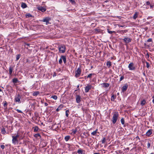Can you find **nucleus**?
<instances>
[{"label":"nucleus","mask_w":154,"mask_h":154,"mask_svg":"<svg viewBox=\"0 0 154 154\" xmlns=\"http://www.w3.org/2000/svg\"><path fill=\"white\" fill-rule=\"evenodd\" d=\"M146 55H147L148 57H149V54H148V53H147V54H146Z\"/></svg>","instance_id":"680f3d73"},{"label":"nucleus","mask_w":154,"mask_h":154,"mask_svg":"<svg viewBox=\"0 0 154 154\" xmlns=\"http://www.w3.org/2000/svg\"><path fill=\"white\" fill-rule=\"evenodd\" d=\"M70 136L69 135H68V136H66L65 137V140L67 141H68L69 139H70Z\"/></svg>","instance_id":"bb28decb"},{"label":"nucleus","mask_w":154,"mask_h":154,"mask_svg":"<svg viewBox=\"0 0 154 154\" xmlns=\"http://www.w3.org/2000/svg\"><path fill=\"white\" fill-rule=\"evenodd\" d=\"M91 88L94 89V87H92L91 85L89 84H87V86L85 87V92L86 93L88 92L91 89Z\"/></svg>","instance_id":"20e7f679"},{"label":"nucleus","mask_w":154,"mask_h":154,"mask_svg":"<svg viewBox=\"0 0 154 154\" xmlns=\"http://www.w3.org/2000/svg\"><path fill=\"white\" fill-rule=\"evenodd\" d=\"M111 100L112 101H114L115 100V96L114 94H113L112 96H111Z\"/></svg>","instance_id":"e433bc0d"},{"label":"nucleus","mask_w":154,"mask_h":154,"mask_svg":"<svg viewBox=\"0 0 154 154\" xmlns=\"http://www.w3.org/2000/svg\"><path fill=\"white\" fill-rule=\"evenodd\" d=\"M48 105V104L47 103H45V106H47Z\"/></svg>","instance_id":"4d7b16f0"},{"label":"nucleus","mask_w":154,"mask_h":154,"mask_svg":"<svg viewBox=\"0 0 154 154\" xmlns=\"http://www.w3.org/2000/svg\"><path fill=\"white\" fill-rule=\"evenodd\" d=\"M77 153L79 154H82V150L81 149H79L78 150Z\"/></svg>","instance_id":"2f4dec72"},{"label":"nucleus","mask_w":154,"mask_h":154,"mask_svg":"<svg viewBox=\"0 0 154 154\" xmlns=\"http://www.w3.org/2000/svg\"><path fill=\"white\" fill-rule=\"evenodd\" d=\"M152 98H153V99L152 100V102L153 103H154V96H153L152 97Z\"/></svg>","instance_id":"6e6d98bb"},{"label":"nucleus","mask_w":154,"mask_h":154,"mask_svg":"<svg viewBox=\"0 0 154 154\" xmlns=\"http://www.w3.org/2000/svg\"><path fill=\"white\" fill-rule=\"evenodd\" d=\"M56 75V73L55 72H54V74L53 75V76L54 77Z\"/></svg>","instance_id":"5fc2aeb1"},{"label":"nucleus","mask_w":154,"mask_h":154,"mask_svg":"<svg viewBox=\"0 0 154 154\" xmlns=\"http://www.w3.org/2000/svg\"><path fill=\"white\" fill-rule=\"evenodd\" d=\"M149 4H150V2H149L148 1V2H146V5H149Z\"/></svg>","instance_id":"3c124183"},{"label":"nucleus","mask_w":154,"mask_h":154,"mask_svg":"<svg viewBox=\"0 0 154 154\" xmlns=\"http://www.w3.org/2000/svg\"><path fill=\"white\" fill-rule=\"evenodd\" d=\"M102 85H103V87L104 88H107L109 85V84L108 83H103Z\"/></svg>","instance_id":"a211bd4d"},{"label":"nucleus","mask_w":154,"mask_h":154,"mask_svg":"<svg viewBox=\"0 0 154 154\" xmlns=\"http://www.w3.org/2000/svg\"><path fill=\"white\" fill-rule=\"evenodd\" d=\"M61 59L63 60L64 63L65 64L66 62V56H65L62 55L61 56Z\"/></svg>","instance_id":"f3484780"},{"label":"nucleus","mask_w":154,"mask_h":154,"mask_svg":"<svg viewBox=\"0 0 154 154\" xmlns=\"http://www.w3.org/2000/svg\"><path fill=\"white\" fill-rule=\"evenodd\" d=\"M14 69V66H10L9 68V74L10 75H12V74L13 71Z\"/></svg>","instance_id":"ddd939ff"},{"label":"nucleus","mask_w":154,"mask_h":154,"mask_svg":"<svg viewBox=\"0 0 154 154\" xmlns=\"http://www.w3.org/2000/svg\"><path fill=\"white\" fill-rule=\"evenodd\" d=\"M16 110L19 113H22V111L19 109H17Z\"/></svg>","instance_id":"de8ad7c7"},{"label":"nucleus","mask_w":154,"mask_h":154,"mask_svg":"<svg viewBox=\"0 0 154 154\" xmlns=\"http://www.w3.org/2000/svg\"><path fill=\"white\" fill-rule=\"evenodd\" d=\"M21 98V96L19 94L16 95L14 98V100L15 102L20 103V99Z\"/></svg>","instance_id":"39448f33"},{"label":"nucleus","mask_w":154,"mask_h":154,"mask_svg":"<svg viewBox=\"0 0 154 154\" xmlns=\"http://www.w3.org/2000/svg\"><path fill=\"white\" fill-rule=\"evenodd\" d=\"M21 6L23 8H25L27 7V6L25 3H22L21 4Z\"/></svg>","instance_id":"6ab92c4d"},{"label":"nucleus","mask_w":154,"mask_h":154,"mask_svg":"<svg viewBox=\"0 0 154 154\" xmlns=\"http://www.w3.org/2000/svg\"><path fill=\"white\" fill-rule=\"evenodd\" d=\"M76 102L77 103H79L81 101V97L79 95H76Z\"/></svg>","instance_id":"4468645a"},{"label":"nucleus","mask_w":154,"mask_h":154,"mask_svg":"<svg viewBox=\"0 0 154 154\" xmlns=\"http://www.w3.org/2000/svg\"><path fill=\"white\" fill-rule=\"evenodd\" d=\"M128 68L129 69L131 70H134L136 68L134 66V64L133 63H131L129 64L128 66Z\"/></svg>","instance_id":"423d86ee"},{"label":"nucleus","mask_w":154,"mask_h":154,"mask_svg":"<svg viewBox=\"0 0 154 154\" xmlns=\"http://www.w3.org/2000/svg\"><path fill=\"white\" fill-rule=\"evenodd\" d=\"M146 66L148 68H149V63L148 62H146Z\"/></svg>","instance_id":"a18cd8bd"},{"label":"nucleus","mask_w":154,"mask_h":154,"mask_svg":"<svg viewBox=\"0 0 154 154\" xmlns=\"http://www.w3.org/2000/svg\"><path fill=\"white\" fill-rule=\"evenodd\" d=\"M120 26V27H123L124 26H122V25H121V26Z\"/></svg>","instance_id":"052dcab7"},{"label":"nucleus","mask_w":154,"mask_h":154,"mask_svg":"<svg viewBox=\"0 0 154 154\" xmlns=\"http://www.w3.org/2000/svg\"><path fill=\"white\" fill-rule=\"evenodd\" d=\"M81 70L80 68H79L77 69L75 71V77L76 78H78L79 77L81 74Z\"/></svg>","instance_id":"6e6552de"},{"label":"nucleus","mask_w":154,"mask_h":154,"mask_svg":"<svg viewBox=\"0 0 154 154\" xmlns=\"http://www.w3.org/2000/svg\"><path fill=\"white\" fill-rule=\"evenodd\" d=\"M2 91V89H0V92H1Z\"/></svg>","instance_id":"338daca9"},{"label":"nucleus","mask_w":154,"mask_h":154,"mask_svg":"<svg viewBox=\"0 0 154 154\" xmlns=\"http://www.w3.org/2000/svg\"><path fill=\"white\" fill-rule=\"evenodd\" d=\"M59 52L60 53H64L66 51V47L64 45H62L58 48Z\"/></svg>","instance_id":"f03ea898"},{"label":"nucleus","mask_w":154,"mask_h":154,"mask_svg":"<svg viewBox=\"0 0 154 154\" xmlns=\"http://www.w3.org/2000/svg\"><path fill=\"white\" fill-rule=\"evenodd\" d=\"M127 31H128L127 30H121L119 32L120 33H121V34H123L124 33L126 32Z\"/></svg>","instance_id":"7c9ffc66"},{"label":"nucleus","mask_w":154,"mask_h":154,"mask_svg":"<svg viewBox=\"0 0 154 154\" xmlns=\"http://www.w3.org/2000/svg\"><path fill=\"white\" fill-rule=\"evenodd\" d=\"M25 45H27L28 46H29L30 45V44H27V43H25Z\"/></svg>","instance_id":"603ef678"},{"label":"nucleus","mask_w":154,"mask_h":154,"mask_svg":"<svg viewBox=\"0 0 154 154\" xmlns=\"http://www.w3.org/2000/svg\"><path fill=\"white\" fill-rule=\"evenodd\" d=\"M39 94V92L38 91H37L34 92L32 94V95L34 96H36Z\"/></svg>","instance_id":"393cba45"},{"label":"nucleus","mask_w":154,"mask_h":154,"mask_svg":"<svg viewBox=\"0 0 154 154\" xmlns=\"http://www.w3.org/2000/svg\"><path fill=\"white\" fill-rule=\"evenodd\" d=\"M138 13L137 12H136L134 14L133 18L135 20L136 19L137 17Z\"/></svg>","instance_id":"5701e85b"},{"label":"nucleus","mask_w":154,"mask_h":154,"mask_svg":"<svg viewBox=\"0 0 154 154\" xmlns=\"http://www.w3.org/2000/svg\"><path fill=\"white\" fill-rule=\"evenodd\" d=\"M4 103L3 104V106L4 107H6V108H7V103L6 101L4 102Z\"/></svg>","instance_id":"ea45409f"},{"label":"nucleus","mask_w":154,"mask_h":154,"mask_svg":"<svg viewBox=\"0 0 154 154\" xmlns=\"http://www.w3.org/2000/svg\"><path fill=\"white\" fill-rule=\"evenodd\" d=\"M106 140V139L105 138V137L103 138L102 141V143H105Z\"/></svg>","instance_id":"a19ab883"},{"label":"nucleus","mask_w":154,"mask_h":154,"mask_svg":"<svg viewBox=\"0 0 154 154\" xmlns=\"http://www.w3.org/2000/svg\"><path fill=\"white\" fill-rule=\"evenodd\" d=\"M72 132L71 133V134L72 135H74L76 132L77 131V129H72Z\"/></svg>","instance_id":"412c9836"},{"label":"nucleus","mask_w":154,"mask_h":154,"mask_svg":"<svg viewBox=\"0 0 154 154\" xmlns=\"http://www.w3.org/2000/svg\"><path fill=\"white\" fill-rule=\"evenodd\" d=\"M34 136L35 137H36V138H37L38 137H41L39 133L35 134L34 135Z\"/></svg>","instance_id":"58836bf2"},{"label":"nucleus","mask_w":154,"mask_h":154,"mask_svg":"<svg viewBox=\"0 0 154 154\" xmlns=\"http://www.w3.org/2000/svg\"><path fill=\"white\" fill-rule=\"evenodd\" d=\"M97 129H96L95 131H94L91 133V134L93 136H96V134L97 133Z\"/></svg>","instance_id":"b1692460"},{"label":"nucleus","mask_w":154,"mask_h":154,"mask_svg":"<svg viewBox=\"0 0 154 154\" xmlns=\"http://www.w3.org/2000/svg\"><path fill=\"white\" fill-rule=\"evenodd\" d=\"M147 42H152V38H149V39H148L147 40Z\"/></svg>","instance_id":"37998d69"},{"label":"nucleus","mask_w":154,"mask_h":154,"mask_svg":"<svg viewBox=\"0 0 154 154\" xmlns=\"http://www.w3.org/2000/svg\"><path fill=\"white\" fill-rule=\"evenodd\" d=\"M119 116V114L118 112H113L112 118V121L113 124H114L116 123L118 119Z\"/></svg>","instance_id":"f257e3e1"},{"label":"nucleus","mask_w":154,"mask_h":154,"mask_svg":"<svg viewBox=\"0 0 154 154\" xmlns=\"http://www.w3.org/2000/svg\"><path fill=\"white\" fill-rule=\"evenodd\" d=\"M146 102L145 100H143L142 101H141L140 104L142 106H143L145 104Z\"/></svg>","instance_id":"cd10ccee"},{"label":"nucleus","mask_w":154,"mask_h":154,"mask_svg":"<svg viewBox=\"0 0 154 154\" xmlns=\"http://www.w3.org/2000/svg\"><path fill=\"white\" fill-rule=\"evenodd\" d=\"M128 87V85L127 84H125L122 87V91L124 92L127 89Z\"/></svg>","instance_id":"1a4fd4ad"},{"label":"nucleus","mask_w":154,"mask_h":154,"mask_svg":"<svg viewBox=\"0 0 154 154\" xmlns=\"http://www.w3.org/2000/svg\"><path fill=\"white\" fill-rule=\"evenodd\" d=\"M153 130L152 129H149L146 132V134L147 136H149L151 135L152 133Z\"/></svg>","instance_id":"2eb2a0df"},{"label":"nucleus","mask_w":154,"mask_h":154,"mask_svg":"<svg viewBox=\"0 0 154 154\" xmlns=\"http://www.w3.org/2000/svg\"><path fill=\"white\" fill-rule=\"evenodd\" d=\"M51 128L53 130L57 131L58 130V124H55L53 125Z\"/></svg>","instance_id":"f8f14e48"},{"label":"nucleus","mask_w":154,"mask_h":154,"mask_svg":"<svg viewBox=\"0 0 154 154\" xmlns=\"http://www.w3.org/2000/svg\"><path fill=\"white\" fill-rule=\"evenodd\" d=\"M19 137V135L17 134V135L16 136H12V143L13 144H15L16 142H17L18 143V140H17V138Z\"/></svg>","instance_id":"7ed1b4c3"},{"label":"nucleus","mask_w":154,"mask_h":154,"mask_svg":"<svg viewBox=\"0 0 154 154\" xmlns=\"http://www.w3.org/2000/svg\"><path fill=\"white\" fill-rule=\"evenodd\" d=\"M131 40H132L130 38H129L128 37L125 38L123 39V41L125 43H127L131 42Z\"/></svg>","instance_id":"9b49d317"},{"label":"nucleus","mask_w":154,"mask_h":154,"mask_svg":"<svg viewBox=\"0 0 154 154\" xmlns=\"http://www.w3.org/2000/svg\"><path fill=\"white\" fill-rule=\"evenodd\" d=\"M150 8H153V6L152 5H150Z\"/></svg>","instance_id":"bf43d9fd"},{"label":"nucleus","mask_w":154,"mask_h":154,"mask_svg":"<svg viewBox=\"0 0 154 154\" xmlns=\"http://www.w3.org/2000/svg\"><path fill=\"white\" fill-rule=\"evenodd\" d=\"M59 63L60 64L62 63V59H61V57H60V58L59 60Z\"/></svg>","instance_id":"79ce46f5"},{"label":"nucleus","mask_w":154,"mask_h":154,"mask_svg":"<svg viewBox=\"0 0 154 154\" xmlns=\"http://www.w3.org/2000/svg\"><path fill=\"white\" fill-rule=\"evenodd\" d=\"M51 98H53L54 100H56L57 98V97L56 95H53L51 97Z\"/></svg>","instance_id":"72a5a7b5"},{"label":"nucleus","mask_w":154,"mask_h":154,"mask_svg":"<svg viewBox=\"0 0 154 154\" xmlns=\"http://www.w3.org/2000/svg\"><path fill=\"white\" fill-rule=\"evenodd\" d=\"M124 76H121V77L120 78V80H119V82H121V81H122L123 79H124Z\"/></svg>","instance_id":"c03bdc74"},{"label":"nucleus","mask_w":154,"mask_h":154,"mask_svg":"<svg viewBox=\"0 0 154 154\" xmlns=\"http://www.w3.org/2000/svg\"><path fill=\"white\" fill-rule=\"evenodd\" d=\"M111 62L110 61H108L107 62L106 66L108 68H109L111 66Z\"/></svg>","instance_id":"4be33fe9"},{"label":"nucleus","mask_w":154,"mask_h":154,"mask_svg":"<svg viewBox=\"0 0 154 154\" xmlns=\"http://www.w3.org/2000/svg\"><path fill=\"white\" fill-rule=\"evenodd\" d=\"M0 146L1 148H2V149H4L5 148V146L4 145H1Z\"/></svg>","instance_id":"09e8293b"},{"label":"nucleus","mask_w":154,"mask_h":154,"mask_svg":"<svg viewBox=\"0 0 154 154\" xmlns=\"http://www.w3.org/2000/svg\"><path fill=\"white\" fill-rule=\"evenodd\" d=\"M150 154H154V153H150Z\"/></svg>","instance_id":"774afa93"},{"label":"nucleus","mask_w":154,"mask_h":154,"mask_svg":"<svg viewBox=\"0 0 154 154\" xmlns=\"http://www.w3.org/2000/svg\"><path fill=\"white\" fill-rule=\"evenodd\" d=\"M20 55L19 54L16 55V60L17 61L20 58Z\"/></svg>","instance_id":"f704fd0d"},{"label":"nucleus","mask_w":154,"mask_h":154,"mask_svg":"<svg viewBox=\"0 0 154 154\" xmlns=\"http://www.w3.org/2000/svg\"><path fill=\"white\" fill-rule=\"evenodd\" d=\"M32 16L31 14L30 13H28L26 14V18H29V17H32Z\"/></svg>","instance_id":"a878e982"},{"label":"nucleus","mask_w":154,"mask_h":154,"mask_svg":"<svg viewBox=\"0 0 154 154\" xmlns=\"http://www.w3.org/2000/svg\"><path fill=\"white\" fill-rule=\"evenodd\" d=\"M37 9L41 11L42 12H44L46 10V8L41 6L38 7H37Z\"/></svg>","instance_id":"9d476101"},{"label":"nucleus","mask_w":154,"mask_h":154,"mask_svg":"<svg viewBox=\"0 0 154 154\" xmlns=\"http://www.w3.org/2000/svg\"><path fill=\"white\" fill-rule=\"evenodd\" d=\"M136 138L137 139H138L139 140H140V138L138 136H137L136 137Z\"/></svg>","instance_id":"13d9d810"},{"label":"nucleus","mask_w":154,"mask_h":154,"mask_svg":"<svg viewBox=\"0 0 154 154\" xmlns=\"http://www.w3.org/2000/svg\"><path fill=\"white\" fill-rule=\"evenodd\" d=\"M12 82L14 84L16 83H19L20 82L18 79L17 78H14L12 80Z\"/></svg>","instance_id":"dca6fc26"},{"label":"nucleus","mask_w":154,"mask_h":154,"mask_svg":"<svg viewBox=\"0 0 154 154\" xmlns=\"http://www.w3.org/2000/svg\"><path fill=\"white\" fill-rule=\"evenodd\" d=\"M38 129H39V128L38 126H35L34 128V132H36L37 131H38Z\"/></svg>","instance_id":"473e14b6"},{"label":"nucleus","mask_w":154,"mask_h":154,"mask_svg":"<svg viewBox=\"0 0 154 154\" xmlns=\"http://www.w3.org/2000/svg\"><path fill=\"white\" fill-rule=\"evenodd\" d=\"M94 75V74L91 73V74H89L87 76H85V78L86 77L87 78H89L91 79L92 77V76Z\"/></svg>","instance_id":"c85d7f7f"},{"label":"nucleus","mask_w":154,"mask_h":154,"mask_svg":"<svg viewBox=\"0 0 154 154\" xmlns=\"http://www.w3.org/2000/svg\"><path fill=\"white\" fill-rule=\"evenodd\" d=\"M63 106H62V105H60V106H58V108H61L62 107H63Z\"/></svg>","instance_id":"864d4df0"},{"label":"nucleus","mask_w":154,"mask_h":154,"mask_svg":"<svg viewBox=\"0 0 154 154\" xmlns=\"http://www.w3.org/2000/svg\"><path fill=\"white\" fill-rule=\"evenodd\" d=\"M51 18L49 17H46L45 18L43 19L42 21L46 23V25H48V24H50L51 23H50L49 21L51 20Z\"/></svg>","instance_id":"0eeeda50"},{"label":"nucleus","mask_w":154,"mask_h":154,"mask_svg":"<svg viewBox=\"0 0 154 154\" xmlns=\"http://www.w3.org/2000/svg\"><path fill=\"white\" fill-rule=\"evenodd\" d=\"M107 31H108V32L109 33L111 34H112L113 32H115V31H111L109 29H107Z\"/></svg>","instance_id":"4c0bfd02"},{"label":"nucleus","mask_w":154,"mask_h":154,"mask_svg":"<svg viewBox=\"0 0 154 154\" xmlns=\"http://www.w3.org/2000/svg\"><path fill=\"white\" fill-rule=\"evenodd\" d=\"M65 153V152H63L62 153V154H63V153Z\"/></svg>","instance_id":"0e129e2a"},{"label":"nucleus","mask_w":154,"mask_h":154,"mask_svg":"<svg viewBox=\"0 0 154 154\" xmlns=\"http://www.w3.org/2000/svg\"><path fill=\"white\" fill-rule=\"evenodd\" d=\"M1 133L3 134H5L6 133V131H5V128H3L1 130Z\"/></svg>","instance_id":"aec40b11"},{"label":"nucleus","mask_w":154,"mask_h":154,"mask_svg":"<svg viewBox=\"0 0 154 154\" xmlns=\"http://www.w3.org/2000/svg\"><path fill=\"white\" fill-rule=\"evenodd\" d=\"M120 121H121V122L122 125H124L125 121H124V119L123 118H122L121 119Z\"/></svg>","instance_id":"c756f323"},{"label":"nucleus","mask_w":154,"mask_h":154,"mask_svg":"<svg viewBox=\"0 0 154 154\" xmlns=\"http://www.w3.org/2000/svg\"><path fill=\"white\" fill-rule=\"evenodd\" d=\"M150 146V143L148 142L147 144V148H149Z\"/></svg>","instance_id":"49530a36"},{"label":"nucleus","mask_w":154,"mask_h":154,"mask_svg":"<svg viewBox=\"0 0 154 154\" xmlns=\"http://www.w3.org/2000/svg\"><path fill=\"white\" fill-rule=\"evenodd\" d=\"M44 143H45V146H46V144H47V143H45V142Z\"/></svg>","instance_id":"69168bd1"},{"label":"nucleus","mask_w":154,"mask_h":154,"mask_svg":"<svg viewBox=\"0 0 154 154\" xmlns=\"http://www.w3.org/2000/svg\"><path fill=\"white\" fill-rule=\"evenodd\" d=\"M56 111H57V112H58V108H57L56 109Z\"/></svg>","instance_id":"e2e57ef3"},{"label":"nucleus","mask_w":154,"mask_h":154,"mask_svg":"<svg viewBox=\"0 0 154 154\" xmlns=\"http://www.w3.org/2000/svg\"><path fill=\"white\" fill-rule=\"evenodd\" d=\"M71 3H73L75 2L74 0H69Z\"/></svg>","instance_id":"8fccbe9b"},{"label":"nucleus","mask_w":154,"mask_h":154,"mask_svg":"<svg viewBox=\"0 0 154 154\" xmlns=\"http://www.w3.org/2000/svg\"><path fill=\"white\" fill-rule=\"evenodd\" d=\"M69 110H66V116L67 117L69 116Z\"/></svg>","instance_id":"c9c22d12"}]
</instances>
